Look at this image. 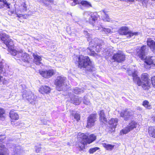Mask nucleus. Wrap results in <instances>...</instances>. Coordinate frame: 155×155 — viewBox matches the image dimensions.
I'll list each match as a JSON object with an SVG mask.
<instances>
[{"instance_id": "b1692460", "label": "nucleus", "mask_w": 155, "mask_h": 155, "mask_svg": "<svg viewBox=\"0 0 155 155\" xmlns=\"http://www.w3.org/2000/svg\"><path fill=\"white\" fill-rule=\"evenodd\" d=\"M71 115L73 117L74 119L76 120L77 122L80 120L81 115L78 113H76L75 114L72 113L71 114Z\"/></svg>"}, {"instance_id": "c85d7f7f", "label": "nucleus", "mask_w": 155, "mask_h": 155, "mask_svg": "<svg viewBox=\"0 0 155 155\" xmlns=\"http://www.w3.org/2000/svg\"><path fill=\"white\" fill-rule=\"evenodd\" d=\"M100 149L98 147H96L90 148L89 150V152L90 154H92L95 152L96 151Z\"/></svg>"}, {"instance_id": "2eb2a0df", "label": "nucleus", "mask_w": 155, "mask_h": 155, "mask_svg": "<svg viewBox=\"0 0 155 155\" xmlns=\"http://www.w3.org/2000/svg\"><path fill=\"white\" fill-rule=\"evenodd\" d=\"M130 112L127 108L122 110L120 113V117L124 118V120L127 121L130 119V117L132 116L130 114Z\"/></svg>"}, {"instance_id": "6e6552de", "label": "nucleus", "mask_w": 155, "mask_h": 155, "mask_svg": "<svg viewBox=\"0 0 155 155\" xmlns=\"http://www.w3.org/2000/svg\"><path fill=\"white\" fill-rule=\"evenodd\" d=\"M117 33L120 35H128L129 37H131L134 35H137L138 33L137 32H132L129 30V28L126 26H123L118 29Z\"/></svg>"}, {"instance_id": "f3484780", "label": "nucleus", "mask_w": 155, "mask_h": 155, "mask_svg": "<svg viewBox=\"0 0 155 155\" xmlns=\"http://www.w3.org/2000/svg\"><path fill=\"white\" fill-rule=\"evenodd\" d=\"M99 120L101 123H107V120L104 110H100L98 112Z\"/></svg>"}, {"instance_id": "412c9836", "label": "nucleus", "mask_w": 155, "mask_h": 155, "mask_svg": "<svg viewBox=\"0 0 155 155\" xmlns=\"http://www.w3.org/2000/svg\"><path fill=\"white\" fill-rule=\"evenodd\" d=\"M118 122V119L117 118H111L108 121L109 126L117 127Z\"/></svg>"}, {"instance_id": "5701e85b", "label": "nucleus", "mask_w": 155, "mask_h": 155, "mask_svg": "<svg viewBox=\"0 0 155 155\" xmlns=\"http://www.w3.org/2000/svg\"><path fill=\"white\" fill-rule=\"evenodd\" d=\"M142 105L147 109H151L152 108V105L147 100H144L142 103Z\"/></svg>"}, {"instance_id": "de8ad7c7", "label": "nucleus", "mask_w": 155, "mask_h": 155, "mask_svg": "<svg viewBox=\"0 0 155 155\" xmlns=\"http://www.w3.org/2000/svg\"><path fill=\"white\" fill-rule=\"evenodd\" d=\"M128 1H133V0H127Z\"/></svg>"}, {"instance_id": "ea45409f", "label": "nucleus", "mask_w": 155, "mask_h": 155, "mask_svg": "<svg viewBox=\"0 0 155 155\" xmlns=\"http://www.w3.org/2000/svg\"><path fill=\"white\" fill-rule=\"evenodd\" d=\"M81 102L78 100H76L74 101V104L75 105H78L80 104Z\"/></svg>"}, {"instance_id": "a19ab883", "label": "nucleus", "mask_w": 155, "mask_h": 155, "mask_svg": "<svg viewBox=\"0 0 155 155\" xmlns=\"http://www.w3.org/2000/svg\"><path fill=\"white\" fill-rule=\"evenodd\" d=\"M5 152L4 150H0V155H6L4 152Z\"/></svg>"}, {"instance_id": "c03bdc74", "label": "nucleus", "mask_w": 155, "mask_h": 155, "mask_svg": "<svg viewBox=\"0 0 155 155\" xmlns=\"http://www.w3.org/2000/svg\"><path fill=\"white\" fill-rule=\"evenodd\" d=\"M22 16V15L21 14H17V17L18 18L21 17Z\"/></svg>"}, {"instance_id": "37998d69", "label": "nucleus", "mask_w": 155, "mask_h": 155, "mask_svg": "<svg viewBox=\"0 0 155 155\" xmlns=\"http://www.w3.org/2000/svg\"><path fill=\"white\" fill-rule=\"evenodd\" d=\"M102 11L104 13V14L105 15L107 14V13L108 12L106 11L105 10H102Z\"/></svg>"}, {"instance_id": "2f4dec72", "label": "nucleus", "mask_w": 155, "mask_h": 155, "mask_svg": "<svg viewBox=\"0 0 155 155\" xmlns=\"http://www.w3.org/2000/svg\"><path fill=\"white\" fill-rule=\"evenodd\" d=\"M105 16V17H104V18H103V21H110V18L108 14L106 15Z\"/></svg>"}, {"instance_id": "473e14b6", "label": "nucleus", "mask_w": 155, "mask_h": 155, "mask_svg": "<svg viewBox=\"0 0 155 155\" xmlns=\"http://www.w3.org/2000/svg\"><path fill=\"white\" fill-rule=\"evenodd\" d=\"M80 92V89L78 88H75L73 91V93L76 94H79Z\"/></svg>"}, {"instance_id": "e433bc0d", "label": "nucleus", "mask_w": 155, "mask_h": 155, "mask_svg": "<svg viewBox=\"0 0 155 155\" xmlns=\"http://www.w3.org/2000/svg\"><path fill=\"white\" fill-rule=\"evenodd\" d=\"M71 1H73L74 3V5H76L77 4H80V2L81 0H70Z\"/></svg>"}, {"instance_id": "1a4fd4ad", "label": "nucleus", "mask_w": 155, "mask_h": 155, "mask_svg": "<svg viewBox=\"0 0 155 155\" xmlns=\"http://www.w3.org/2000/svg\"><path fill=\"white\" fill-rule=\"evenodd\" d=\"M126 55L122 51L118 50L114 53L112 58L114 61L117 63H122L126 60Z\"/></svg>"}, {"instance_id": "58836bf2", "label": "nucleus", "mask_w": 155, "mask_h": 155, "mask_svg": "<svg viewBox=\"0 0 155 155\" xmlns=\"http://www.w3.org/2000/svg\"><path fill=\"white\" fill-rule=\"evenodd\" d=\"M106 55L105 56V58L106 59H107L109 58V57L110 56V53L109 52H107L106 54Z\"/></svg>"}, {"instance_id": "f8f14e48", "label": "nucleus", "mask_w": 155, "mask_h": 155, "mask_svg": "<svg viewBox=\"0 0 155 155\" xmlns=\"http://www.w3.org/2000/svg\"><path fill=\"white\" fill-rule=\"evenodd\" d=\"M9 117L10 118V121L12 124L15 126H18L20 125V123L17 122L15 123V120L19 119V116L18 114L14 110L12 109L10 111Z\"/></svg>"}, {"instance_id": "bb28decb", "label": "nucleus", "mask_w": 155, "mask_h": 155, "mask_svg": "<svg viewBox=\"0 0 155 155\" xmlns=\"http://www.w3.org/2000/svg\"><path fill=\"white\" fill-rule=\"evenodd\" d=\"M5 110L3 108L0 107V118H5Z\"/></svg>"}, {"instance_id": "09e8293b", "label": "nucleus", "mask_w": 155, "mask_h": 155, "mask_svg": "<svg viewBox=\"0 0 155 155\" xmlns=\"http://www.w3.org/2000/svg\"><path fill=\"white\" fill-rule=\"evenodd\" d=\"M48 1V2H51V1Z\"/></svg>"}, {"instance_id": "393cba45", "label": "nucleus", "mask_w": 155, "mask_h": 155, "mask_svg": "<svg viewBox=\"0 0 155 155\" xmlns=\"http://www.w3.org/2000/svg\"><path fill=\"white\" fill-rule=\"evenodd\" d=\"M87 54L90 56H95V52L90 48H87L86 50Z\"/></svg>"}, {"instance_id": "f03ea898", "label": "nucleus", "mask_w": 155, "mask_h": 155, "mask_svg": "<svg viewBox=\"0 0 155 155\" xmlns=\"http://www.w3.org/2000/svg\"><path fill=\"white\" fill-rule=\"evenodd\" d=\"M73 61L79 69H85L86 71H93L94 66L88 56L82 55H77L73 58Z\"/></svg>"}, {"instance_id": "423d86ee", "label": "nucleus", "mask_w": 155, "mask_h": 155, "mask_svg": "<svg viewBox=\"0 0 155 155\" xmlns=\"http://www.w3.org/2000/svg\"><path fill=\"white\" fill-rule=\"evenodd\" d=\"M54 84L58 91H62L67 86L66 78L61 76H57L54 81Z\"/></svg>"}, {"instance_id": "a18cd8bd", "label": "nucleus", "mask_w": 155, "mask_h": 155, "mask_svg": "<svg viewBox=\"0 0 155 155\" xmlns=\"http://www.w3.org/2000/svg\"><path fill=\"white\" fill-rule=\"evenodd\" d=\"M2 78V76H0V82L1 81V78Z\"/></svg>"}, {"instance_id": "dca6fc26", "label": "nucleus", "mask_w": 155, "mask_h": 155, "mask_svg": "<svg viewBox=\"0 0 155 155\" xmlns=\"http://www.w3.org/2000/svg\"><path fill=\"white\" fill-rule=\"evenodd\" d=\"M51 91V89L49 87L45 85H41L38 89L39 92L42 94H49Z\"/></svg>"}, {"instance_id": "20e7f679", "label": "nucleus", "mask_w": 155, "mask_h": 155, "mask_svg": "<svg viewBox=\"0 0 155 155\" xmlns=\"http://www.w3.org/2000/svg\"><path fill=\"white\" fill-rule=\"evenodd\" d=\"M147 49L146 45H143L140 49H137L135 54L137 58H140L142 60H145L144 62L147 65H155L154 59L153 57H149L144 58L145 56V52Z\"/></svg>"}, {"instance_id": "a211bd4d", "label": "nucleus", "mask_w": 155, "mask_h": 155, "mask_svg": "<svg viewBox=\"0 0 155 155\" xmlns=\"http://www.w3.org/2000/svg\"><path fill=\"white\" fill-rule=\"evenodd\" d=\"M32 56L34 58L33 61L34 63L37 65H39L41 64L42 56L38 55L34 53H33Z\"/></svg>"}, {"instance_id": "f704fd0d", "label": "nucleus", "mask_w": 155, "mask_h": 155, "mask_svg": "<svg viewBox=\"0 0 155 155\" xmlns=\"http://www.w3.org/2000/svg\"><path fill=\"white\" fill-rule=\"evenodd\" d=\"M35 151L37 153H38L40 152L41 149V147H38V146H35Z\"/></svg>"}, {"instance_id": "4c0bfd02", "label": "nucleus", "mask_w": 155, "mask_h": 155, "mask_svg": "<svg viewBox=\"0 0 155 155\" xmlns=\"http://www.w3.org/2000/svg\"><path fill=\"white\" fill-rule=\"evenodd\" d=\"M23 7L22 9L24 11H26L27 9V5L26 4L25 2H24L22 5H21Z\"/></svg>"}, {"instance_id": "49530a36", "label": "nucleus", "mask_w": 155, "mask_h": 155, "mask_svg": "<svg viewBox=\"0 0 155 155\" xmlns=\"http://www.w3.org/2000/svg\"><path fill=\"white\" fill-rule=\"evenodd\" d=\"M4 0H0V2H2V1H4Z\"/></svg>"}, {"instance_id": "6ab92c4d", "label": "nucleus", "mask_w": 155, "mask_h": 155, "mask_svg": "<svg viewBox=\"0 0 155 155\" xmlns=\"http://www.w3.org/2000/svg\"><path fill=\"white\" fill-rule=\"evenodd\" d=\"M148 131L150 137L155 138V126L149 127Z\"/></svg>"}, {"instance_id": "0eeeda50", "label": "nucleus", "mask_w": 155, "mask_h": 155, "mask_svg": "<svg viewBox=\"0 0 155 155\" xmlns=\"http://www.w3.org/2000/svg\"><path fill=\"white\" fill-rule=\"evenodd\" d=\"M138 125V123L136 121L134 120H131L127 126L120 130V135H122L128 134L131 131L136 128Z\"/></svg>"}, {"instance_id": "79ce46f5", "label": "nucleus", "mask_w": 155, "mask_h": 155, "mask_svg": "<svg viewBox=\"0 0 155 155\" xmlns=\"http://www.w3.org/2000/svg\"><path fill=\"white\" fill-rule=\"evenodd\" d=\"M8 12H9L8 14L10 15H11L14 13V11L9 10Z\"/></svg>"}, {"instance_id": "9b49d317", "label": "nucleus", "mask_w": 155, "mask_h": 155, "mask_svg": "<svg viewBox=\"0 0 155 155\" xmlns=\"http://www.w3.org/2000/svg\"><path fill=\"white\" fill-rule=\"evenodd\" d=\"M90 17L87 22L90 25L94 26L97 23L100 18V15L96 12L91 13L89 15Z\"/></svg>"}, {"instance_id": "4468645a", "label": "nucleus", "mask_w": 155, "mask_h": 155, "mask_svg": "<svg viewBox=\"0 0 155 155\" xmlns=\"http://www.w3.org/2000/svg\"><path fill=\"white\" fill-rule=\"evenodd\" d=\"M16 55H18V57L24 62L29 63V60L30 59L29 55L26 53L24 52L23 50L19 51H16Z\"/></svg>"}, {"instance_id": "39448f33", "label": "nucleus", "mask_w": 155, "mask_h": 155, "mask_svg": "<svg viewBox=\"0 0 155 155\" xmlns=\"http://www.w3.org/2000/svg\"><path fill=\"white\" fill-rule=\"evenodd\" d=\"M82 140L79 142V147L81 150H82L85 148V145L88 144H90L94 141L96 139V136L93 134L90 135H87L84 133L80 134Z\"/></svg>"}, {"instance_id": "8fccbe9b", "label": "nucleus", "mask_w": 155, "mask_h": 155, "mask_svg": "<svg viewBox=\"0 0 155 155\" xmlns=\"http://www.w3.org/2000/svg\"><path fill=\"white\" fill-rule=\"evenodd\" d=\"M45 4V5H46V6H47V4Z\"/></svg>"}, {"instance_id": "9d476101", "label": "nucleus", "mask_w": 155, "mask_h": 155, "mask_svg": "<svg viewBox=\"0 0 155 155\" xmlns=\"http://www.w3.org/2000/svg\"><path fill=\"white\" fill-rule=\"evenodd\" d=\"M97 117L96 113H92L89 115L87 118L86 127L90 128L94 126L97 120Z\"/></svg>"}, {"instance_id": "c9c22d12", "label": "nucleus", "mask_w": 155, "mask_h": 155, "mask_svg": "<svg viewBox=\"0 0 155 155\" xmlns=\"http://www.w3.org/2000/svg\"><path fill=\"white\" fill-rule=\"evenodd\" d=\"M103 30L106 33H109L111 32L110 29L109 28H104Z\"/></svg>"}, {"instance_id": "3c124183", "label": "nucleus", "mask_w": 155, "mask_h": 155, "mask_svg": "<svg viewBox=\"0 0 155 155\" xmlns=\"http://www.w3.org/2000/svg\"><path fill=\"white\" fill-rule=\"evenodd\" d=\"M41 144H39V145H40V146H41Z\"/></svg>"}, {"instance_id": "cd10ccee", "label": "nucleus", "mask_w": 155, "mask_h": 155, "mask_svg": "<svg viewBox=\"0 0 155 155\" xmlns=\"http://www.w3.org/2000/svg\"><path fill=\"white\" fill-rule=\"evenodd\" d=\"M117 127L109 126L108 127V132L109 133H114L115 132V129Z\"/></svg>"}, {"instance_id": "ddd939ff", "label": "nucleus", "mask_w": 155, "mask_h": 155, "mask_svg": "<svg viewBox=\"0 0 155 155\" xmlns=\"http://www.w3.org/2000/svg\"><path fill=\"white\" fill-rule=\"evenodd\" d=\"M56 71L51 69L45 70H39V73L43 78H48L51 77L55 74Z\"/></svg>"}, {"instance_id": "a878e982", "label": "nucleus", "mask_w": 155, "mask_h": 155, "mask_svg": "<svg viewBox=\"0 0 155 155\" xmlns=\"http://www.w3.org/2000/svg\"><path fill=\"white\" fill-rule=\"evenodd\" d=\"M80 4H81L83 6L87 7H89L91 6L90 3L87 1H81V0Z\"/></svg>"}, {"instance_id": "7ed1b4c3", "label": "nucleus", "mask_w": 155, "mask_h": 155, "mask_svg": "<svg viewBox=\"0 0 155 155\" xmlns=\"http://www.w3.org/2000/svg\"><path fill=\"white\" fill-rule=\"evenodd\" d=\"M0 40L6 45L8 51L11 55L15 56L16 50L15 49L14 41L10 38L9 35L5 33H0Z\"/></svg>"}, {"instance_id": "aec40b11", "label": "nucleus", "mask_w": 155, "mask_h": 155, "mask_svg": "<svg viewBox=\"0 0 155 155\" xmlns=\"http://www.w3.org/2000/svg\"><path fill=\"white\" fill-rule=\"evenodd\" d=\"M147 45L151 49L154 50L155 49V41L150 38H148L147 41Z\"/></svg>"}, {"instance_id": "72a5a7b5", "label": "nucleus", "mask_w": 155, "mask_h": 155, "mask_svg": "<svg viewBox=\"0 0 155 155\" xmlns=\"http://www.w3.org/2000/svg\"><path fill=\"white\" fill-rule=\"evenodd\" d=\"M4 66L3 65L2 63L0 62V73H2L4 71Z\"/></svg>"}, {"instance_id": "f257e3e1", "label": "nucleus", "mask_w": 155, "mask_h": 155, "mask_svg": "<svg viewBox=\"0 0 155 155\" xmlns=\"http://www.w3.org/2000/svg\"><path fill=\"white\" fill-rule=\"evenodd\" d=\"M129 76H132L134 82L138 86H141L144 91H148L151 88L150 76L147 73H142L140 78L139 77L136 72H132Z\"/></svg>"}, {"instance_id": "c756f323", "label": "nucleus", "mask_w": 155, "mask_h": 155, "mask_svg": "<svg viewBox=\"0 0 155 155\" xmlns=\"http://www.w3.org/2000/svg\"><path fill=\"white\" fill-rule=\"evenodd\" d=\"M2 2L3 3V5L2 8L4 7V6H5L6 7H7V8L10 9V4L8 3L7 1L6 0H4V1H2Z\"/></svg>"}, {"instance_id": "7c9ffc66", "label": "nucleus", "mask_w": 155, "mask_h": 155, "mask_svg": "<svg viewBox=\"0 0 155 155\" xmlns=\"http://www.w3.org/2000/svg\"><path fill=\"white\" fill-rule=\"evenodd\" d=\"M150 79L152 85L155 88V76L151 77Z\"/></svg>"}, {"instance_id": "4be33fe9", "label": "nucleus", "mask_w": 155, "mask_h": 155, "mask_svg": "<svg viewBox=\"0 0 155 155\" xmlns=\"http://www.w3.org/2000/svg\"><path fill=\"white\" fill-rule=\"evenodd\" d=\"M104 147L108 151H111L114 148L115 146L114 145L111 144H110L104 143L102 144Z\"/></svg>"}]
</instances>
